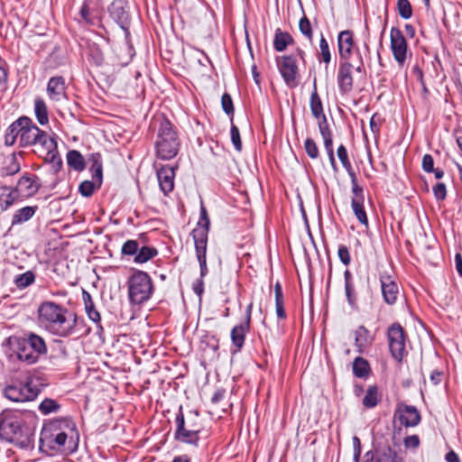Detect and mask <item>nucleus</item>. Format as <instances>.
<instances>
[{"label": "nucleus", "instance_id": "obj_1", "mask_svg": "<svg viewBox=\"0 0 462 462\" xmlns=\"http://www.w3.org/2000/svg\"><path fill=\"white\" fill-rule=\"evenodd\" d=\"M38 321L50 334L67 337L75 333L78 317L63 305L51 300L42 301L37 310Z\"/></svg>", "mask_w": 462, "mask_h": 462}, {"label": "nucleus", "instance_id": "obj_2", "mask_svg": "<svg viewBox=\"0 0 462 462\" xmlns=\"http://www.w3.org/2000/svg\"><path fill=\"white\" fill-rule=\"evenodd\" d=\"M31 412L18 410H5L0 414V439L21 448H27L33 442L34 429L29 420H33Z\"/></svg>", "mask_w": 462, "mask_h": 462}, {"label": "nucleus", "instance_id": "obj_3", "mask_svg": "<svg viewBox=\"0 0 462 462\" xmlns=\"http://www.w3.org/2000/svg\"><path fill=\"white\" fill-rule=\"evenodd\" d=\"M25 133L22 137L21 147H35L34 152L43 156L45 162L51 164L53 172L58 173L62 168V159L58 152L56 135L40 129L32 118H29Z\"/></svg>", "mask_w": 462, "mask_h": 462}, {"label": "nucleus", "instance_id": "obj_4", "mask_svg": "<svg viewBox=\"0 0 462 462\" xmlns=\"http://www.w3.org/2000/svg\"><path fill=\"white\" fill-rule=\"evenodd\" d=\"M7 345L12 354L17 359L32 365L38 362L40 356L45 355L47 346L42 337L33 333H24L23 336H12L7 338Z\"/></svg>", "mask_w": 462, "mask_h": 462}, {"label": "nucleus", "instance_id": "obj_5", "mask_svg": "<svg viewBox=\"0 0 462 462\" xmlns=\"http://www.w3.org/2000/svg\"><path fill=\"white\" fill-rule=\"evenodd\" d=\"M175 424L174 439L177 441L198 447L200 439L199 434L202 430L199 422L198 413L189 414L185 418L180 406L175 418Z\"/></svg>", "mask_w": 462, "mask_h": 462}, {"label": "nucleus", "instance_id": "obj_6", "mask_svg": "<svg viewBox=\"0 0 462 462\" xmlns=\"http://www.w3.org/2000/svg\"><path fill=\"white\" fill-rule=\"evenodd\" d=\"M156 154L162 160L174 158L180 149V142L171 123L163 118L160 124L155 143Z\"/></svg>", "mask_w": 462, "mask_h": 462}, {"label": "nucleus", "instance_id": "obj_7", "mask_svg": "<svg viewBox=\"0 0 462 462\" xmlns=\"http://www.w3.org/2000/svg\"><path fill=\"white\" fill-rule=\"evenodd\" d=\"M127 285L129 300L133 304L147 301L153 291L151 277L143 271H135L128 279Z\"/></svg>", "mask_w": 462, "mask_h": 462}, {"label": "nucleus", "instance_id": "obj_8", "mask_svg": "<svg viewBox=\"0 0 462 462\" xmlns=\"http://www.w3.org/2000/svg\"><path fill=\"white\" fill-rule=\"evenodd\" d=\"M42 392L38 380L28 377L24 382H14L4 390L5 396L12 402H30Z\"/></svg>", "mask_w": 462, "mask_h": 462}, {"label": "nucleus", "instance_id": "obj_9", "mask_svg": "<svg viewBox=\"0 0 462 462\" xmlns=\"http://www.w3.org/2000/svg\"><path fill=\"white\" fill-rule=\"evenodd\" d=\"M298 59H300L304 65L306 64L305 51L299 47L296 49L295 53L281 56L276 59L278 69L289 87H295L298 84Z\"/></svg>", "mask_w": 462, "mask_h": 462}, {"label": "nucleus", "instance_id": "obj_10", "mask_svg": "<svg viewBox=\"0 0 462 462\" xmlns=\"http://www.w3.org/2000/svg\"><path fill=\"white\" fill-rule=\"evenodd\" d=\"M356 54L359 57L358 65L355 68L350 60H339L337 72V83L341 95H348L354 88V69L356 72L361 73L364 70V61L360 51L357 50Z\"/></svg>", "mask_w": 462, "mask_h": 462}, {"label": "nucleus", "instance_id": "obj_11", "mask_svg": "<svg viewBox=\"0 0 462 462\" xmlns=\"http://www.w3.org/2000/svg\"><path fill=\"white\" fill-rule=\"evenodd\" d=\"M387 339L392 356L401 363L407 355V335L404 328L398 322L392 324L387 330Z\"/></svg>", "mask_w": 462, "mask_h": 462}, {"label": "nucleus", "instance_id": "obj_12", "mask_svg": "<svg viewBox=\"0 0 462 462\" xmlns=\"http://www.w3.org/2000/svg\"><path fill=\"white\" fill-rule=\"evenodd\" d=\"M89 161L91 162L89 171L92 173V180L82 181L79 187L80 194L86 198L92 196L94 191L101 187L103 181L101 155L99 153H93L91 154Z\"/></svg>", "mask_w": 462, "mask_h": 462}, {"label": "nucleus", "instance_id": "obj_13", "mask_svg": "<svg viewBox=\"0 0 462 462\" xmlns=\"http://www.w3.org/2000/svg\"><path fill=\"white\" fill-rule=\"evenodd\" d=\"M43 428L55 432H64L68 436H70V451L77 449L79 433L77 430L76 423L70 417H60L51 420L45 423Z\"/></svg>", "mask_w": 462, "mask_h": 462}, {"label": "nucleus", "instance_id": "obj_14", "mask_svg": "<svg viewBox=\"0 0 462 462\" xmlns=\"http://www.w3.org/2000/svg\"><path fill=\"white\" fill-rule=\"evenodd\" d=\"M390 47L398 66L402 68L407 60L408 43L402 32L399 28L393 27L391 29Z\"/></svg>", "mask_w": 462, "mask_h": 462}, {"label": "nucleus", "instance_id": "obj_15", "mask_svg": "<svg viewBox=\"0 0 462 462\" xmlns=\"http://www.w3.org/2000/svg\"><path fill=\"white\" fill-rule=\"evenodd\" d=\"M108 11L111 18L119 24L125 32V42L129 45L130 15L126 3L123 0H114L110 5Z\"/></svg>", "mask_w": 462, "mask_h": 462}, {"label": "nucleus", "instance_id": "obj_16", "mask_svg": "<svg viewBox=\"0 0 462 462\" xmlns=\"http://www.w3.org/2000/svg\"><path fill=\"white\" fill-rule=\"evenodd\" d=\"M40 441L42 446L51 450L67 448L70 451V436L64 432H55L42 428Z\"/></svg>", "mask_w": 462, "mask_h": 462}, {"label": "nucleus", "instance_id": "obj_17", "mask_svg": "<svg viewBox=\"0 0 462 462\" xmlns=\"http://www.w3.org/2000/svg\"><path fill=\"white\" fill-rule=\"evenodd\" d=\"M29 118L25 116H20L7 127L5 134V144L6 146H13L18 140L21 147L22 137L26 134Z\"/></svg>", "mask_w": 462, "mask_h": 462}, {"label": "nucleus", "instance_id": "obj_18", "mask_svg": "<svg viewBox=\"0 0 462 462\" xmlns=\"http://www.w3.org/2000/svg\"><path fill=\"white\" fill-rule=\"evenodd\" d=\"M394 419L405 427H415L420 422L421 417L415 406L399 404L394 412Z\"/></svg>", "mask_w": 462, "mask_h": 462}, {"label": "nucleus", "instance_id": "obj_19", "mask_svg": "<svg viewBox=\"0 0 462 462\" xmlns=\"http://www.w3.org/2000/svg\"><path fill=\"white\" fill-rule=\"evenodd\" d=\"M40 187L41 184L37 176L25 174L18 180L15 189L20 196L29 198L37 193Z\"/></svg>", "mask_w": 462, "mask_h": 462}, {"label": "nucleus", "instance_id": "obj_20", "mask_svg": "<svg viewBox=\"0 0 462 462\" xmlns=\"http://www.w3.org/2000/svg\"><path fill=\"white\" fill-rule=\"evenodd\" d=\"M178 168L170 165H162L157 170V178L160 188L164 195H168L174 189L175 170Z\"/></svg>", "mask_w": 462, "mask_h": 462}, {"label": "nucleus", "instance_id": "obj_21", "mask_svg": "<svg viewBox=\"0 0 462 462\" xmlns=\"http://www.w3.org/2000/svg\"><path fill=\"white\" fill-rule=\"evenodd\" d=\"M354 45V33L352 31L345 30L338 33L337 47L339 60H350Z\"/></svg>", "mask_w": 462, "mask_h": 462}, {"label": "nucleus", "instance_id": "obj_22", "mask_svg": "<svg viewBox=\"0 0 462 462\" xmlns=\"http://www.w3.org/2000/svg\"><path fill=\"white\" fill-rule=\"evenodd\" d=\"M380 282L384 301L389 305H393L400 293L398 284L388 275L381 276Z\"/></svg>", "mask_w": 462, "mask_h": 462}, {"label": "nucleus", "instance_id": "obj_23", "mask_svg": "<svg viewBox=\"0 0 462 462\" xmlns=\"http://www.w3.org/2000/svg\"><path fill=\"white\" fill-rule=\"evenodd\" d=\"M251 325L248 321H243L236 325L230 332L232 345L236 347V352H240L244 347L246 334L250 331Z\"/></svg>", "mask_w": 462, "mask_h": 462}, {"label": "nucleus", "instance_id": "obj_24", "mask_svg": "<svg viewBox=\"0 0 462 462\" xmlns=\"http://www.w3.org/2000/svg\"><path fill=\"white\" fill-rule=\"evenodd\" d=\"M199 240H194L195 250H196V257L199 263L200 269V277L204 278L208 273V265H207V244L208 241H204V237L202 235H198Z\"/></svg>", "mask_w": 462, "mask_h": 462}, {"label": "nucleus", "instance_id": "obj_25", "mask_svg": "<svg viewBox=\"0 0 462 462\" xmlns=\"http://www.w3.org/2000/svg\"><path fill=\"white\" fill-rule=\"evenodd\" d=\"M65 80L63 77H52L50 79L47 85V93L51 99L54 101H60L65 97Z\"/></svg>", "mask_w": 462, "mask_h": 462}, {"label": "nucleus", "instance_id": "obj_26", "mask_svg": "<svg viewBox=\"0 0 462 462\" xmlns=\"http://www.w3.org/2000/svg\"><path fill=\"white\" fill-rule=\"evenodd\" d=\"M364 193L353 194L351 198V207L357 220L365 226H368V218L364 208Z\"/></svg>", "mask_w": 462, "mask_h": 462}, {"label": "nucleus", "instance_id": "obj_27", "mask_svg": "<svg viewBox=\"0 0 462 462\" xmlns=\"http://www.w3.org/2000/svg\"><path fill=\"white\" fill-rule=\"evenodd\" d=\"M210 221L208 216L207 209L205 207L200 208V218L197 224V226L192 230L191 236L193 240H199L198 235H202L204 241H208V235L209 230Z\"/></svg>", "mask_w": 462, "mask_h": 462}, {"label": "nucleus", "instance_id": "obj_28", "mask_svg": "<svg viewBox=\"0 0 462 462\" xmlns=\"http://www.w3.org/2000/svg\"><path fill=\"white\" fill-rule=\"evenodd\" d=\"M82 298H83V301H84V305H85V310H86V313L88 314V318L93 322H95L99 328L102 329V327L100 325L101 316H100V313L96 309L95 303L93 301V299H92L90 293H88L86 291H83Z\"/></svg>", "mask_w": 462, "mask_h": 462}, {"label": "nucleus", "instance_id": "obj_29", "mask_svg": "<svg viewBox=\"0 0 462 462\" xmlns=\"http://www.w3.org/2000/svg\"><path fill=\"white\" fill-rule=\"evenodd\" d=\"M294 40L292 36L287 32H282L280 28L275 30L273 38V48L276 51L282 52L286 50L289 45L293 44Z\"/></svg>", "mask_w": 462, "mask_h": 462}, {"label": "nucleus", "instance_id": "obj_30", "mask_svg": "<svg viewBox=\"0 0 462 462\" xmlns=\"http://www.w3.org/2000/svg\"><path fill=\"white\" fill-rule=\"evenodd\" d=\"M382 395L377 385H370L362 400V404L366 409L374 408L381 401Z\"/></svg>", "mask_w": 462, "mask_h": 462}, {"label": "nucleus", "instance_id": "obj_31", "mask_svg": "<svg viewBox=\"0 0 462 462\" xmlns=\"http://www.w3.org/2000/svg\"><path fill=\"white\" fill-rule=\"evenodd\" d=\"M38 209V206H26L15 211L12 218V226L30 220Z\"/></svg>", "mask_w": 462, "mask_h": 462}, {"label": "nucleus", "instance_id": "obj_32", "mask_svg": "<svg viewBox=\"0 0 462 462\" xmlns=\"http://www.w3.org/2000/svg\"><path fill=\"white\" fill-rule=\"evenodd\" d=\"M34 113L41 125H45L49 123V114L46 103L40 97H37L34 99Z\"/></svg>", "mask_w": 462, "mask_h": 462}, {"label": "nucleus", "instance_id": "obj_33", "mask_svg": "<svg viewBox=\"0 0 462 462\" xmlns=\"http://www.w3.org/2000/svg\"><path fill=\"white\" fill-rule=\"evenodd\" d=\"M310 106L311 114L315 119H319V117L325 115L323 111L322 101L317 91L316 82H314V88L310 95Z\"/></svg>", "mask_w": 462, "mask_h": 462}, {"label": "nucleus", "instance_id": "obj_34", "mask_svg": "<svg viewBox=\"0 0 462 462\" xmlns=\"http://www.w3.org/2000/svg\"><path fill=\"white\" fill-rule=\"evenodd\" d=\"M97 7V0H84L79 14L81 18L88 24H93L92 14Z\"/></svg>", "mask_w": 462, "mask_h": 462}, {"label": "nucleus", "instance_id": "obj_35", "mask_svg": "<svg viewBox=\"0 0 462 462\" xmlns=\"http://www.w3.org/2000/svg\"><path fill=\"white\" fill-rule=\"evenodd\" d=\"M67 162L69 167L77 171L85 169V161L81 153L77 150H71L67 153Z\"/></svg>", "mask_w": 462, "mask_h": 462}, {"label": "nucleus", "instance_id": "obj_36", "mask_svg": "<svg viewBox=\"0 0 462 462\" xmlns=\"http://www.w3.org/2000/svg\"><path fill=\"white\" fill-rule=\"evenodd\" d=\"M353 373L358 378L367 377L370 373V365L367 360L361 356L356 357L353 363Z\"/></svg>", "mask_w": 462, "mask_h": 462}, {"label": "nucleus", "instance_id": "obj_37", "mask_svg": "<svg viewBox=\"0 0 462 462\" xmlns=\"http://www.w3.org/2000/svg\"><path fill=\"white\" fill-rule=\"evenodd\" d=\"M19 194L16 189L11 190L7 187L1 189L0 192V206L3 210H6L14 204Z\"/></svg>", "mask_w": 462, "mask_h": 462}, {"label": "nucleus", "instance_id": "obj_38", "mask_svg": "<svg viewBox=\"0 0 462 462\" xmlns=\"http://www.w3.org/2000/svg\"><path fill=\"white\" fill-rule=\"evenodd\" d=\"M21 169L20 162L15 153H12L5 161V166L2 169L4 175H14L17 173Z\"/></svg>", "mask_w": 462, "mask_h": 462}, {"label": "nucleus", "instance_id": "obj_39", "mask_svg": "<svg viewBox=\"0 0 462 462\" xmlns=\"http://www.w3.org/2000/svg\"><path fill=\"white\" fill-rule=\"evenodd\" d=\"M158 254V251L154 247L151 246H142L139 247L137 254L134 256V263H144L149 260L152 259L154 256Z\"/></svg>", "mask_w": 462, "mask_h": 462}, {"label": "nucleus", "instance_id": "obj_40", "mask_svg": "<svg viewBox=\"0 0 462 462\" xmlns=\"http://www.w3.org/2000/svg\"><path fill=\"white\" fill-rule=\"evenodd\" d=\"M35 281V273L32 271H27L14 277V283L15 286L23 290L32 285Z\"/></svg>", "mask_w": 462, "mask_h": 462}, {"label": "nucleus", "instance_id": "obj_41", "mask_svg": "<svg viewBox=\"0 0 462 462\" xmlns=\"http://www.w3.org/2000/svg\"><path fill=\"white\" fill-rule=\"evenodd\" d=\"M355 335L356 346L358 348H362L372 342L370 333L368 329L364 326L358 327V328L355 332Z\"/></svg>", "mask_w": 462, "mask_h": 462}, {"label": "nucleus", "instance_id": "obj_42", "mask_svg": "<svg viewBox=\"0 0 462 462\" xmlns=\"http://www.w3.org/2000/svg\"><path fill=\"white\" fill-rule=\"evenodd\" d=\"M60 409V405L58 402L51 398H45L39 405V411L43 415L58 412Z\"/></svg>", "mask_w": 462, "mask_h": 462}, {"label": "nucleus", "instance_id": "obj_43", "mask_svg": "<svg viewBox=\"0 0 462 462\" xmlns=\"http://www.w3.org/2000/svg\"><path fill=\"white\" fill-rule=\"evenodd\" d=\"M375 462H402L396 453L390 448L380 450L376 453Z\"/></svg>", "mask_w": 462, "mask_h": 462}, {"label": "nucleus", "instance_id": "obj_44", "mask_svg": "<svg viewBox=\"0 0 462 462\" xmlns=\"http://www.w3.org/2000/svg\"><path fill=\"white\" fill-rule=\"evenodd\" d=\"M397 10L402 19H410L412 15V7L409 0H398Z\"/></svg>", "mask_w": 462, "mask_h": 462}, {"label": "nucleus", "instance_id": "obj_45", "mask_svg": "<svg viewBox=\"0 0 462 462\" xmlns=\"http://www.w3.org/2000/svg\"><path fill=\"white\" fill-rule=\"evenodd\" d=\"M299 29L300 32L309 40L310 42L313 41V30L310 20L304 15L299 22Z\"/></svg>", "mask_w": 462, "mask_h": 462}, {"label": "nucleus", "instance_id": "obj_46", "mask_svg": "<svg viewBox=\"0 0 462 462\" xmlns=\"http://www.w3.org/2000/svg\"><path fill=\"white\" fill-rule=\"evenodd\" d=\"M319 55L321 57V60L327 65L331 61L329 46L322 33L319 41Z\"/></svg>", "mask_w": 462, "mask_h": 462}, {"label": "nucleus", "instance_id": "obj_47", "mask_svg": "<svg viewBox=\"0 0 462 462\" xmlns=\"http://www.w3.org/2000/svg\"><path fill=\"white\" fill-rule=\"evenodd\" d=\"M344 169L346 171V172H347V174H348V176H349V178L351 180V185H352L351 191H352V194L364 193V189H363L362 186H360L358 184L357 176H356V172L353 170L352 164L349 165V167L347 166V167H346Z\"/></svg>", "mask_w": 462, "mask_h": 462}, {"label": "nucleus", "instance_id": "obj_48", "mask_svg": "<svg viewBox=\"0 0 462 462\" xmlns=\"http://www.w3.org/2000/svg\"><path fill=\"white\" fill-rule=\"evenodd\" d=\"M139 247V243L136 240H127L122 246L121 254L126 256H135Z\"/></svg>", "mask_w": 462, "mask_h": 462}, {"label": "nucleus", "instance_id": "obj_49", "mask_svg": "<svg viewBox=\"0 0 462 462\" xmlns=\"http://www.w3.org/2000/svg\"><path fill=\"white\" fill-rule=\"evenodd\" d=\"M345 293L347 303L352 308H356L357 304V294L355 289L354 282L345 284Z\"/></svg>", "mask_w": 462, "mask_h": 462}, {"label": "nucleus", "instance_id": "obj_50", "mask_svg": "<svg viewBox=\"0 0 462 462\" xmlns=\"http://www.w3.org/2000/svg\"><path fill=\"white\" fill-rule=\"evenodd\" d=\"M305 152L311 159H317L319 155V151L317 143L312 138H307L304 142Z\"/></svg>", "mask_w": 462, "mask_h": 462}, {"label": "nucleus", "instance_id": "obj_51", "mask_svg": "<svg viewBox=\"0 0 462 462\" xmlns=\"http://www.w3.org/2000/svg\"><path fill=\"white\" fill-rule=\"evenodd\" d=\"M230 134H231V140L232 143L237 152H241L242 150V142L240 138V133L239 129L236 125H231L230 129Z\"/></svg>", "mask_w": 462, "mask_h": 462}, {"label": "nucleus", "instance_id": "obj_52", "mask_svg": "<svg viewBox=\"0 0 462 462\" xmlns=\"http://www.w3.org/2000/svg\"><path fill=\"white\" fill-rule=\"evenodd\" d=\"M221 106L226 115L234 114V106L231 96L228 93H224L221 97Z\"/></svg>", "mask_w": 462, "mask_h": 462}, {"label": "nucleus", "instance_id": "obj_53", "mask_svg": "<svg viewBox=\"0 0 462 462\" xmlns=\"http://www.w3.org/2000/svg\"><path fill=\"white\" fill-rule=\"evenodd\" d=\"M337 154V157H338L339 161L341 162L342 166L344 168H346L347 166L349 167V165H351V162L348 157L347 150L344 144H340L338 146Z\"/></svg>", "mask_w": 462, "mask_h": 462}, {"label": "nucleus", "instance_id": "obj_54", "mask_svg": "<svg viewBox=\"0 0 462 462\" xmlns=\"http://www.w3.org/2000/svg\"><path fill=\"white\" fill-rule=\"evenodd\" d=\"M337 255H338L339 260L341 261V263L344 265L347 266L350 264V263H351L350 253H349L348 248L346 245H340L338 246Z\"/></svg>", "mask_w": 462, "mask_h": 462}, {"label": "nucleus", "instance_id": "obj_55", "mask_svg": "<svg viewBox=\"0 0 462 462\" xmlns=\"http://www.w3.org/2000/svg\"><path fill=\"white\" fill-rule=\"evenodd\" d=\"M433 193L437 200H444L447 197V188L442 182L437 183L433 187Z\"/></svg>", "mask_w": 462, "mask_h": 462}, {"label": "nucleus", "instance_id": "obj_56", "mask_svg": "<svg viewBox=\"0 0 462 462\" xmlns=\"http://www.w3.org/2000/svg\"><path fill=\"white\" fill-rule=\"evenodd\" d=\"M318 121L319 130L321 134V136L331 134V130L329 128L328 120L326 116H322L319 119H316Z\"/></svg>", "mask_w": 462, "mask_h": 462}, {"label": "nucleus", "instance_id": "obj_57", "mask_svg": "<svg viewBox=\"0 0 462 462\" xmlns=\"http://www.w3.org/2000/svg\"><path fill=\"white\" fill-rule=\"evenodd\" d=\"M275 311L279 319H285L287 318L284 310V298L275 299Z\"/></svg>", "mask_w": 462, "mask_h": 462}, {"label": "nucleus", "instance_id": "obj_58", "mask_svg": "<svg viewBox=\"0 0 462 462\" xmlns=\"http://www.w3.org/2000/svg\"><path fill=\"white\" fill-rule=\"evenodd\" d=\"M422 169L428 173H431L434 171V160L430 154H425L422 158Z\"/></svg>", "mask_w": 462, "mask_h": 462}, {"label": "nucleus", "instance_id": "obj_59", "mask_svg": "<svg viewBox=\"0 0 462 462\" xmlns=\"http://www.w3.org/2000/svg\"><path fill=\"white\" fill-rule=\"evenodd\" d=\"M404 446L406 448H417L420 446V439L418 435H411L404 439Z\"/></svg>", "mask_w": 462, "mask_h": 462}, {"label": "nucleus", "instance_id": "obj_60", "mask_svg": "<svg viewBox=\"0 0 462 462\" xmlns=\"http://www.w3.org/2000/svg\"><path fill=\"white\" fill-rule=\"evenodd\" d=\"M353 445H354V462H359V458L361 456V443L360 439L355 436L353 438Z\"/></svg>", "mask_w": 462, "mask_h": 462}, {"label": "nucleus", "instance_id": "obj_61", "mask_svg": "<svg viewBox=\"0 0 462 462\" xmlns=\"http://www.w3.org/2000/svg\"><path fill=\"white\" fill-rule=\"evenodd\" d=\"M323 142H324V147L326 149V152H331L334 151L333 149V139H332V133L323 135Z\"/></svg>", "mask_w": 462, "mask_h": 462}, {"label": "nucleus", "instance_id": "obj_62", "mask_svg": "<svg viewBox=\"0 0 462 462\" xmlns=\"http://www.w3.org/2000/svg\"><path fill=\"white\" fill-rule=\"evenodd\" d=\"M193 291L194 292L200 296L204 291V282L203 278H199L197 282L193 285Z\"/></svg>", "mask_w": 462, "mask_h": 462}, {"label": "nucleus", "instance_id": "obj_63", "mask_svg": "<svg viewBox=\"0 0 462 462\" xmlns=\"http://www.w3.org/2000/svg\"><path fill=\"white\" fill-rule=\"evenodd\" d=\"M445 458L447 462H460L457 454L453 450L448 451Z\"/></svg>", "mask_w": 462, "mask_h": 462}, {"label": "nucleus", "instance_id": "obj_64", "mask_svg": "<svg viewBox=\"0 0 462 462\" xmlns=\"http://www.w3.org/2000/svg\"><path fill=\"white\" fill-rule=\"evenodd\" d=\"M455 264L458 274L462 277V256L460 254L455 255Z\"/></svg>", "mask_w": 462, "mask_h": 462}]
</instances>
